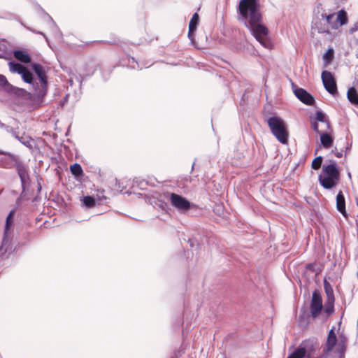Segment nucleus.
<instances>
[{
  "label": "nucleus",
  "mask_w": 358,
  "mask_h": 358,
  "mask_svg": "<svg viewBox=\"0 0 358 358\" xmlns=\"http://www.w3.org/2000/svg\"><path fill=\"white\" fill-rule=\"evenodd\" d=\"M238 10L244 20L250 17L249 22H260L262 20V14L257 0H241Z\"/></svg>",
  "instance_id": "nucleus-1"
},
{
  "label": "nucleus",
  "mask_w": 358,
  "mask_h": 358,
  "mask_svg": "<svg viewBox=\"0 0 358 358\" xmlns=\"http://www.w3.org/2000/svg\"><path fill=\"white\" fill-rule=\"evenodd\" d=\"M323 175H319L320 185L325 189H331L340 179L339 170L335 162L323 166Z\"/></svg>",
  "instance_id": "nucleus-2"
},
{
  "label": "nucleus",
  "mask_w": 358,
  "mask_h": 358,
  "mask_svg": "<svg viewBox=\"0 0 358 358\" xmlns=\"http://www.w3.org/2000/svg\"><path fill=\"white\" fill-rule=\"evenodd\" d=\"M272 134L282 144L288 141V131L285 122L278 116H272L266 120Z\"/></svg>",
  "instance_id": "nucleus-3"
},
{
  "label": "nucleus",
  "mask_w": 358,
  "mask_h": 358,
  "mask_svg": "<svg viewBox=\"0 0 358 358\" xmlns=\"http://www.w3.org/2000/svg\"><path fill=\"white\" fill-rule=\"evenodd\" d=\"M319 350L317 339L313 338L301 343L298 348L287 358H317L316 352Z\"/></svg>",
  "instance_id": "nucleus-4"
},
{
  "label": "nucleus",
  "mask_w": 358,
  "mask_h": 358,
  "mask_svg": "<svg viewBox=\"0 0 358 358\" xmlns=\"http://www.w3.org/2000/svg\"><path fill=\"white\" fill-rule=\"evenodd\" d=\"M251 34L260 44L268 49L271 48L272 44L268 36V29L264 24H245Z\"/></svg>",
  "instance_id": "nucleus-5"
},
{
  "label": "nucleus",
  "mask_w": 358,
  "mask_h": 358,
  "mask_svg": "<svg viewBox=\"0 0 358 358\" xmlns=\"http://www.w3.org/2000/svg\"><path fill=\"white\" fill-rule=\"evenodd\" d=\"M33 70L37 75L40 83H36L37 88L35 89L34 96L38 100L41 101L46 95L48 90V82L44 68L38 64L34 63L31 65Z\"/></svg>",
  "instance_id": "nucleus-6"
},
{
  "label": "nucleus",
  "mask_w": 358,
  "mask_h": 358,
  "mask_svg": "<svg viewBox=\"0 0 358 358\" xmlns=\"http://www.w3.org/2000/svg\"><path fill=\"white\" fill-rule=\"evenodd\" d=\"M14 211L11 210L8 215L6 220L5 229L1 245L0 246V253L1 255L11 250L10 243L13 238L12 232L10 229V226L13 224V217Z\"/></svg>",
  "instance_id": "nucleus-7"
},
{
  "label": "nucleus",
  "mask_w": 358,
  "mask_h": 358,
  "mask_svg": "<svg viewBox=\"0 0 358 358\" xmlns=\"http://www.w3.org/2000/svg\"><path fill=\"white\" fill-rule=\"evenodd\" d=\"M322 299L320 294L317 291H314L312 294V299L310 304V314L313 318L315 319L322 310Z\"/></svg>",
  "instance_id": "nucleus-8"
},
{
  "label": "nucleus",
  "mask_w": 358,
  "mask_h": 358,
  "mask_svg": "<svg viewBox=\"0 0 358 358\" xmlns=\"http://www.w3.org/2000/svg\"><path fill=\"white\" fill-rule=\"evenodd\" d=\"M321 78L326 90L329 93L334 94L337 92V86L332 73L328 71H323Z\"/></svg>",
  "instance_id": "nucleus-9"
},
{
  "label": "nucleus",
  "mask_w": 358,
  "mask_h": 358,
  "mask_svg": "<svg viewBox=\"0 0 358 358\" xmlns=\"http://www.w3.org/2000/svg\"><path fill=\"white\" fill-rule=\"evenodd\" d=\"M171 205L179 210H187L190 208V203L184 197L171 193L169 198Z\"/></svg>",
  "instance_id": "nucleus-10"
},
{
  "label": "nucleus",
  "mask_w": 358,
  "mask_h": 358,
  "mask_svg": "<svg viewBox=\"0 0 358 358\" xmlns=\"http://www.w3.org/2000/svg\"><path fill=\"white\" fill-rule=\"evenodd\" d=\"M337 343V337L334 332V327H333L328 334L327 342L323 348V356L326 357L329 352H331L335 347Z\"/></svg>",
  "instance_id": "nucleus-11"
},
{
  "label": "nucleus",
  "mask_w": 358,
  "mask_h": 358,
  "mask_svg": "<svg viewBox=\"0 0 358 358\" xmlns=\"http://www.w3.org/2000/svg\"><path fill=\"white\" fill-rule=\"evenodd\" d=\"M295 96L303 103L311 106L315 102L314 97L303 88L294 90Z\"/></svg>",
  "instance_id": "nucleus-12"
},
{
  "label": "nucleus",
  "mask_w": 358,
  "mask_h": 358,
  "mask_svg": "<svg viewBox=\"0 0 358 358\" xmlns=\"http://www.w3.org/2000/svg\"><path fill=\"white\" fill-rule=\"evenodd\" d=\"M325 15L328 22H330L335 16L336 17L334 22H347L348 21L347 13L344 10H341L338 13L325 14Z\"/></svg>",
  "instance_id": "nucleus-13"
},
{
  "label": "nucleus",
  "mask_w": 358,
  "mask_h": 358,
  "mask_svg": "<svg viewBox=\"0 0 358 358\" xmlns=\"http://www.w3.org/2000/svg\"><path fill=\"white\" fill-rule=\"evenodd\" d=\"M336 208L342 215H346L345 200L341 191L336 196Z\"/></svg>",
  "instance_id": "nucleus-14"
},
{
  "label": "nucleus",
  "mask_w": 358,
  "mask_h": 358,
  "mask_svg": "<svg viewBox=\"0 0 358 358\" xmlns=\"http://www.w3.org/2000/svg\"><path fill=\"white\" fill-rule=\"evenodd\" d=\"M17 173L20 178V180L22 182V187L28 182L29 180V173L27 168L21 164L17 165Z\"/></svg>",
  "instance_id": "nucleus-15"
},
{
  "label": "nucleus",
  "mask_w": 358,
  "mask_h": 358,
  "mask_svg": "<svg viewBox=\"0 0 358 358\" xmlns=\"http://www.w3.org/2000/svg\"><path fill=\"white\" fill-rule=\"evenodd\" d=\"M320 142L322 145L325 148H330L334 143V138L327 132L320 134Z\"/></svg>",
  "instance_id": "nucleus-16"
},
{
  "label": "nucleus",
  "mask_w": 358,
  "mask_h": 358,
  "mask_svg": "<svg viewBox=\"0 0 358 358\" xmlns=\"http://www.w3.org/2000/svg\"><path fill=\"white\" fill-rule=\"evenodd\" d=\"M13 55L16 59L18 61L27 64L31 62V57L29 55L23 50H15L13 52Z\"/></svg>",
  "instance_id": "nucleus-17"
},
{
  "label": "nucleus",
  "mask_w": 358,
  "mask_h": 358,
  "mask_svg": "<svg viewBox=\"0 0 358 358\" xmlns=\"http://www.w3.org/2000/svg\"><path fill=\"white\" fill-rule=\"evenodd\" d=\"M21 77L25 83L30 84L34 90L36 88H37L36 85V83L34 81L33 74L29 70L26 69L21 74ZM34 93L35 92L34 94Z\"/></svg>",
  "instance_id": "nucleus-18"
},
{
  "label": "nucleus",
  "mask_w": 358,
  "mask_h": 358,
  "mask_svg": "<svg viewBox=\"0 0 358 358\" xmlns=\"http://www.w3.org/2000/svg\"><path fill=\"white\" fill-rule=\"evenodd\" d=\"M8 65H9V69L12 73H16L20 75H21L24 71V70L27 69L23 65H22L19 63H16L15 62H10L8 63Z\"/></svg>",
  "instance_id": "nucleus-19"
},
{
  "label": "nucleus",
  "mask_w": 358,
  "mask_h": 358,
  "mask_svg": "<svg viewBox=\"0 0 358 358\" xmlns=\"http://www.w3.org/2000/svg\"><path fill=\"white\" fill-rule=\"evenodd\" d=\"M347 96L351 103L358 106V93L354 87L348 90Z\"/></svg>",
  "instance_id": "nucleus-20"
},
{
  "label": "nucleus",
  "mask_w": 358,
  "mask_h": 358,
  "mask_svg": "<svg viewBox=\"0 0 358 358\" xmlns=\"http://www.w3.org/2000/svg\"><path fill=\"white\" fill-rule=\"evenodd\" d=\"M330 24H314L312 26L313 31H317L318 33L321 34H329V25Z\"/></svg>",
  "instance_id": "nucleus-21"
},
{
  "label": "nucleus",
  "mask_w": 358,
  "mask_h": 358,
  "mask_svg": "<svg viewBox=\"0 0 358 358\" xmlns=\"http://www.w3.org/2000/svg\"><path fill=\"white\" fill-rule=\"evenodd\" d=\"M324 288L325 293L328 297L329 301H330L332 303L334 301L333 289L330 283L326 280H324Z\"/></svg>",
  "instance_id": "nucleus-22"
},
{
  "label": "nucleus",
  "mask_w": 358,
  "mask_h": 358,
  "mask_svg": "<svg viewBox=\"0 0 358 358\" xmlns=\"http://www.w3.org/2000/svg\"><path fill=\"white\" fill-rule=\"evenodd\" d=\"M325 117H326V115L323 112L317 111L316 114H315V121L324 123L326 126V128L327 129H329L330 124H329V122L327 120H326Z\"/></svg>",
  "instance_id": "nucleus-23"
},
{
  "label": "nucleus",
  "mask_w": 358,
  "mask_h": 358,
  "mask_svg": "<svg viewBox=\"0 0 358 358\" xmlns=\"http://www.w3.org/2000/svg\"><path fill=\"white\" fill-rule=\"evenodd\" d=\"M8 52V43L5 40L0 41V58H3Z\"/></svg>",
  "instance_id": "nucleus-24"
},
{
  "label": "nucleus",
  "mask_w": 358,
  "mask_h": 358,
  "mask_svg": "<svg viewBox=\"0 0 358 358\" xmlns=\"http://www.w3.org/2000/svg\"><path fill=\"white\" fill-rule=\"evenodd\" d=\"M70 170L73 175L79 176L83 174V169L79 164H74L70 166Z\"/></svg>",
  "instance_id": "nucleus-25"
},
{
  "label": "nucleus",
  "mask_w": 358,
  "mask_h": 358,
  "mask_svg": "<svg viewBox=\"0 0 358 358\" xmlns=\"http://www.w3.org/2000/svg\"><path fill=\"white\" fill-rule=\"evenodd\" d=\"M334 57V50L332 49H329L324 55L323 59L325 62V65H327L333 59Z\"/></svg>",
  "instance_id": "nucleus-26"
},
{
  "label": "nucleus",
  "mask_w": 358,
  "mask_h": 358,
  "mask_svg": "<svg viewBox=\"0 0 358 358\" xmlns=\"http://www.w3.org/2000/svg\"><path fill=\"white\" fill-rule=\"evenodd\" d=\"M83 203L87 207L91 208L95 205V199L90 196H86L83 198Z\"/></svg>",
  "instance_id": "nucleus-27"
},
{
  "label": "nucleus",
  "mask_w": 358,
  "mask_h": 358,
  "mask_svg": "<svg viewBox=\"0 0 358 358\" xmlns=\"http://www.w3.org/2000/svg\"><path fill=\"white\" fill-rule=\"evenodd\" d=\"M198 24H189L188 37L192 44L194 43L193 33L196 31Z\"/></svg>",
  "instance_id": "nucleus-28"
},
{
  "label": "nucleus",
  "mask_w": 358,
  "mask_h": 358,
  "mask_svg": "<svg viewBox=\"0 0 358 358\" xmlns=\"http://www.w3.org/2000/svg\"><path fill=\"white\" fill-rule=\"evenodd\" d=\"M322 162V157L318 156L315 158L312 162V168L315 170H317L320 168Z\"/></svg>",
  "instance_id": "nucleus-29"
},
{
  "label": "nucleus",
  "mask_w": 358,
  "mask_h": 358,
  "mask_svg": "<svg viewBox=\"0 0 358 358\" xmlns=\"http://www.w3.org/2000/svg\"><path fill=\"white\" fill-rule=\"evenodd\" d=\"M14 136L19 140L23 145H26L27 147H31L30 141L27 138L24 137H19L18 136L15 135V134H13Z\"/></svg>",
  "instance_id": "nucleus-30"
},
{
  "label": "nucleus",
  "mask_w": 358,
  "mask_h": 358,
  "mask_svg": "<svg viewBox=\"0 0 358 358\" xmlns=\"http://www.w3.org/2000/svg\"><path fill=\"white\" fill-rule=\"evenodd\" d=\"M311 127L317 134H320L322 133V131L319 129V124L317 121L311 122Z\"/></svg>",
  "instance_id": "nucleus-31"
},
{
  "label": "nucleus",
  "mask_w": 358,
  "mask_h": 358,
  "mask_svg": "<svg viewBox=\"0 0 358 358\" xmlns=\"http://www.w3.org/2000/svg\"><path fill=\"white\" fill-rule=\"evenodd\" d=\"M0 85L2 86L8 85L6 78L3 75H0Z\"/></svg>",
  "instance_id": "nucleus-32"
},
{
  "label": "nucleus",
  "mask_w": 358,
  "mask_h": 358,
  "mask_svg": "<svg viewBox=\"0 0 358 358\" xmlns=\"http://www.w3.org/2000/svg\"><path fill=\"white\" fill-rule=\"evenodd\" d=\"M199 20V16L197 13H195L192 17L189 22H198Z\"/></svg>",
  "instance_id": "nucleus-33"
},
{
  "label": "nucleus",
  "mask_w": 358,
  "mask_h": 358,
  "mask_svg": "<svg viewBox=\"0 0 358 358\" xmlns=\"http://www.w3.org/2000/svg\"><path fill=\"white\" fill-rule=\"evenodd\" d=\"M324 311L327 313H329V314L333 313V312H334V306H333V305L331 304V305L326 307L325 309H324Z\"/></svg>",
  "instance_id": "nucleus-34"
},
{
  "label": "nucleus",
  "mask_w": 358,
  "mask_h": 358,
  "mask_svg": "<svg viewBox=\"0 0 358 358\" xmlns=\"http://www.w3.org/2000/svg\"><path fill=\"white\" fill-rule=\"evenodd\" d=\"M26 27L27 29H29V30H30V31H33V32H34V33H37V34H40L43 35V37L46 38V37H45V34H44L43 32H41V31H36V30L32 29H31V27Z\"/></svg>",
  "instance_id": "nucleus-35"
},
{
  "label": "nucleus",
  "mask_w": 358,
  "mask_h": 358,
  "mask_svg": "<svg viewBox=\"0 0 358 358\" xmlns=\"http://www.w3.org/2000/svg\"><path fill=\"white\" fill-rule=\"evenodd\" d=\"M356 31H358V24H356L354 27L350 29V32L351 34L354 33Z\"/></svg>",
  "instance_id": "nucleus-36"
},
{
  "label": "nucleus",
  "mask_w": 358,
  "mask_h": 358,
  "mask_svg": "<svg viewBox=\"0 0 358 358\" xmlns=\"http://www.w3.org/2000/svg\"><path fill=\"white\" fill-rule=\"evenodd\" d=\"M343 24H337V23H335V24H332V26H331V29H337L339 28L340 26L343 25Z\"/></svg>",
  "instance_id": "nucleus-37"
},
{
  "label": "nucleus",
  "mask_w": 358,
  "mask_h": 358,
  "mask_svg": "<svg viewBox=\"0 0 358 358\" xmlns=\"http://www.w3.org/2000/svg\"><path fill=\"white\" fill-rule=\"evenodd\" d=\"M47 17L48 19H45L46 21L52 20V17L50 15H47Z\"/></svg>",
  "instance_id": "nucleus-38"
},
{
  "label": "nucleus",
  "mask_w": 358,
  "mask_h": 358,
  "mask_svg": "<svg viewBox=\"0 0 358 358\" xmlns=\"http://www.w3.org/2000/svg\"><path fill=\"white\" fill-rule=\"evenodd\" d=\"M336 156H337L338 157H340L341 156V154L338 153V155H336Z\"/></svg>",
  "instance_id": "nucleus-39"
},
{
  "label": "nucleus",
  "mask_w": 358,
  "mask_h": 358,
  "mask_svg": "<svg viewBox=\"0 0 358 358\" xmlns=\"http://www.w3.org/2000/svg\"><path fill=\"white\" fill-rule=\"evenodd\" d=\"M132 62H136L135 60H134V58H132Z\"/></svg>",
  "instance_id": "nucleus-40"
},
{
  "label": "nucleus",
  "mask_w": 358,
  "mask_h": 358,
  "mask_svg": "<svg viewBox=\"0 0 358 358\" xmlns=\"http://www.w3.org/2000/svg\"><path fill=\"white\" fill-rule=\"evenodd\" d=\"M131 67H132L133 69H135V68H136L135 65H132V66H131Z\"/></svg>",
  "instance_id": "nucleus-41"
}]
</instances>
